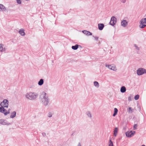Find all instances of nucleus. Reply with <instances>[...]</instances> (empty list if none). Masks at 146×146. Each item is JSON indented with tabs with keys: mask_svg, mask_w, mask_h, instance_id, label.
Here are the masks:
<instances>
[{
	"mask_svg": "<svg viewBox=\"0 0 146 146\" xmlns=\"http://www.w3.org/2000/svg\"><path fill=\"white\" fill-rule=\"evenodd\" d=\"M38 95L37 93L34 92H31L27 93L25 94L26 99L29 100L33 101L36 100Z\"/></svg>",
	"mask_w": 146,
	"mask_h": 146,
	"instance_id": "obj_1",
	"label": "nucleus"
},
{
	"mask_svg": "<svg viewBox=\"0 0 146 146\" xmlns=\"http://www.w3.org/2000/svg\"><path fill=\"white\" fill-rule=\"evenodd\" d=\"M1 107H0V110H5L4 108H7L8 106V101L6 99H4L3 101L1 103Z\"/></svg>",
	"mask_w": 146,
	"mask_h": 146,
	"instance_id": "obj_2",
	"label": "nucleus"
},
{
	"mask_svg": "<svg viewBox=\"0 0 146 146\" xmlns=\"http://www.w3.org/2000/svg\"><path fill=\"white\" fill-rule=\"evenodd\" d=\"M105 66L109 70L116 72L117 70V68L115 65L114 64H106Z\"/></svg>",
	"mask_w": 146,
	"mask_h": 146,
	"instance_id": "obj_3",
	"label": "nucleus"
},
{
	"mask_svg": "<svg viewBox=\"0 0 146 146\" xmlns=\"http://www.w3.org/2000/svg\"><path fill=\"white\" fill-rule=\"evenodd\" d=\"M139 27L140 28H143L146 26V18L142 19L139 22Z\"/></svg>",
	"mask_w": 146,
	"mask_h": 146,
	"instance_id": "obj_4",
	"label": "nucleus"
},
{
	"mask_svg": "<svg viewBox=\"0 0 146 146\" xmlns=\"http://www.w3.org/2000/svg\"><path fill=\"white\" fill-rule=\"evenodd\" d=\"M137 73L138 75L140 76L146 73V70L144 68H140L137 70Z\"/></svg>",
	"mask_w": 146,
	"mask_h": 146,
	"instance_id": "obj_5",
	"label": "nucleus"
},
{
	"mask_svg": "<svg viewBox=\"0 0 146 146\" xmlns=\"http://www.w3.org/2000/svg\"><path fill=\"white\" fill-rule=\"evenodd\" d=\"M41 101L42 104L45 106L48 105L50 102L49 97L41 99Z\"/></svg>",
	"mask_w": 146,
	"mask_h": 146,
	"instance_id": "obj_6",
	"label": "nucleus"
},
{
	"mask_svg": "<svg viewBox=\"0 0 146 146\" xmlns=\"http://www.w3.org/2000/svg\"><path fill=\"white\" fill-rule=\"evenodd\" d=\"M117 22V19L115 17H112L110 21V25L112 26H114L116 24Z\"/></svg>",
	"mask_w": 146,
	"mask_h": 146,
	"instance_id": "obj_7",
	"label": "nucleus"
},
{
	"mask_svg": "<svg viewBox=\"0 0 146 146\" xmlns=\"http://www.w3.org/2000/svg\"><path fill=\"white\" fill-rule=\"evenodd\" d=\"M49 97L47 94L44 91L42 92L40 95V100Z\"/></svg>",
	"mask_w": 146,
	"mask_h": 146,
	"instance_id": "obj_8",
	"label": "nucleus"
},
{
	"mask_svg": "<svg viewBox=\"0 0 146 146\" xmlns=\"http://www.w3.org/2000/svg\"><path fill=\"white\" fill-rule=\"evenodd\" d=\"M135 131H129L125 133L126 136L128 137H131L134 135Z\"/></svg>",
	"mask_w": 146,
	"mask_h": 146,
	"instance_id": "obj_9",
	"label": "nucleus"
},
{
	"mask_svg": "<svg viewBox=\"0 0 146 146\" xmlns=\"http://www.w3.org/2000/svg\"><path fill=\"white\" fill-rule=\"evenodd\" d=\"M0 124L3 125H10L11 124L3 119H0Z\"/></svg>",
	"mask_w": 146,
	"mask_h": 146,
	"instance_id": "obj_10",
	"label": "nucleus"
},
{
	"mask_svg": "<svg viewBox=\"0 0 146 146\" xmlns=\"http://www.w3.org/2000/svg\"><path fill=\"white\" fill-rule=\"evenodd\" d=\"M121 25L123 27H126L128 25L127 21L125 20H122L121 22Z\"/></svg>",
	"mask_w": 146,
	"mask_h": 146,
	"instance_id": "obj_11",
	"label": "nucleus"
},
{
	"mask_svg": "<svg viewBox=\"0 0 146 146\" xmlns=\"http://www.w3.org/2000/svg\"><path fill=\"white\" fill-rule=\"evenodd\" d=\"M6 50L5 46L2 43L0 44V52H5Z\"/></svg>",
	"mask_w": 146,
	"mask_h": 146,
	"instance_id": "obj_12",
	"label": "nucleus"
},
{
	"mask_svg": "<svg viewBox=\"0 0 146 146\" xmlns=\"http://www.w3.org/2000/svg\"><path fill=\"white\" fill-rule=\"evenodd\" d=\"M25 31L24 29H20L19 31V33L22 36H24L25 35Z\"/></svg>",
	"mask_w": 146,
	"mask_h": 146,
	"instance_id": "obj_13",
	"label": "nucleus"
},
{
	"mask_svg": "<svg viewBox=\"0 0 146 146\" xmlns=\"http://www.w3.org/2000/svg\"><path fill=\"white\" fill-rule=\"evenodd\" d=\"M82 31L84 34L87 36L91 35H92V33L90 32V31L86 30Z\"/></svg>",
	"mask_w": 146,
	"mask_h": 146,
	"instance_id": "obj_14",
	"label": "nucleus"
},
{
	"mask_svg": "<svg viewBox=\"0 0 146 146\" xmlns=\"http://www.w3.org/2000/svg\"><path fill=\"white\" fill-rule=\"evenodd\" d=\"M6 10V8L3 5L1 4H0V11H4Z\"/></svg>",
	"mask_w": 146,
	"mask_h": 146,
	"instance_id": "obj_15",
	"label": "nucleus"
},
{
	"mask_svg": "<svg viewBox=\"0 0 146 146\" xmlns=\"http://www.w3.org/2000/svg\"><path fill=\"white\" fill-rule=\"evenodd\" d=\"M0 112L4 113L5 115H7L8 114H9L10 113V112L9 110H0Z\"/></svg>",
	"mask_w": 146,
	"mask_h": 146,
	"instance_id": "obj_16",
	"label": "nucleus"
},
{
	"mask_svg": "<svg viewBox=\"0 0 146 146\" xmlns=\"http://www.w3.org/2000/svg\"><path fill=\"white\" fill-rule=\"evenodd\" d=\"M94 86L96 88H98L100 87V84L99 83L96 81H95L93 82Z\"/></svg>",
	"mask_w": 146,
	"mask_h": 146,
	"instance_id": "obj_17",
	"label": "nucleus"
},
{
	"mask_svg": "<svg viewBox=\"0 0 146 146\" xmlns=\"http://www.w3.org/2000/svg\"><path fill=\"white\" fill-rule=\"evenodd\" d=\"M16 112L15 111H14L12 112L10 116V117L13 118L15 117L16 116Z\"/></svg>",
	"mask_w": 146,
	"mask_h": 146,
	"instance_id": "obj_18",
	"label": "nucleus"
},
{
	"mask_svg": "<svg viewBox=\"0 0 146 146\" xmlns=\"http://www.w3.org/2000/svg\"><path fill=\"white\" fill-rule=\"evenodd\" d=\"M104 27V25L103 24H98V27L99 29L100 30H102Z\"/></svg>",
	"mask_w": 146,
	"mask_h": 146,
	"instance_id": "obj_19",
	"label": "nucleus"
},
{
	"mask_svg": "<svg viewBox=\"0 0 146 146\" xmlns=\"http://www.w3.org/2000/svg\"><path fill=\"white\" fill-rule=\"evenodd\" d=\"M126 91V89L125 86H122L120 89V92L122 93L125 92Z\"/></svg>",
	"mask_w": 146,
	"mask_h": 146,
	"instance_id": "obj_20",
	"label": "nucleus"
},
{
	"mask_svg": "<svg viewBox=\"0 0 146 146\" xmlns=\"http://www.w3.org/2000/svg\"><path fill=\"white\" fill-rule=\"evenodd\" d=\"M44 83V80L42 79H40L38 83V84L40 86H41Z\"/></svg>",
	"mask_w": 146,
	"mask_h": 146,
	"instance_id": "obj_21",
	"label": "nucleus"
},
{
	"mask_svg": "<svg viewBox=\"0 0 146 146\" xmlns=\"http://www.w3.org/2000/svg\"><path fill=\"white\" fill-rule=\"evenodd\" d=\"M118 131V128L117 127H115L114 130L113 134L115 137H116L117 135V133Z\"/></svg>",
	"mask_w": 146,
	"mask_h": 146,
	"instance_id": "obj_22",
	"label": "nucleus"
},
{
	"mask_svg": "<svg viewBox=\"0 0 146 146\" xmlns=\"http://www.w3.org/2000/svg\"><path fill=\"white\" fill-rule=\"evenodd\" d=\"M78 44H76L75 46H72V48L74 50H76L78 49Z\"/></svg>",
	"mask_w": 146,
	"mask_h": 146,
	"instance_id": "obj_23",
	"label": "nucleus"
},
{
	"mask_svg": "<svg viewBox=\"0 0 146 146\" xmlns=\"http://www.w3.org/2000/svg\"><path fill=\"white\" fill-rule=\"evenodd\" d=\"M134 47H135V49L137 50H140V48L136 44H133Z\"/></svg>",
	"mask_w": 146,
	"mask_h": 146,
	"instance_id": "obj_24",
	"label": "nucleus"
},
{
	"mask_svg": "<svg viewBox=\"0 0 146 146\" xmlns=\"http://www.w3.org/2000/svg\"><path fill=\"white\" fill-rule=\"evenodd\" d=\"M86 115H87L89 117H92V116L91 114V113L89 111H88L86 113Z\"/></svg>",
	"mask_w": 146,
	"mask_h": 146,
	"instance_id": "obj_25",
	"label": "nucleus"
},
{
	"mask_svg": "<svg viewBox=\"0 0 146 146\" xmlns=\"http://www.w3.org/2000/svg\"><path fill=\"white\" fill-rule=\"evenodd\" d=\"M53 114V113L52 112H49L48 114V116L49 117H51L52 116Z\"/></svg>",
	"mask_w": 146,
	"mask_h": 146,
	"instance_id": "obj_26",
	"label": "nucleus"
},
{
	"mask_svg": "<svg viewBox=\"0 0 146 146\" xmlns=\"http://www.w3.org/2000/svg\"><path fill=\"white\" fill-rule=\"evenodd\" d=\"M109 146H113V143L111 139L110 140L109 143Z\"/></svg>",
	"mask_w": 146,
	"mask_h": 146,
	"instance_id": "obj_27",
	"label": "nucleus"
},
{
	"mask_svg": "<svg viewBox=\"0 0 146 146\" xmlns=\"http://www.w3.org/2000/svg\"><path fill=\"white\" fill-rule=\"evenodd\" d=\"M139 95H136L134 97V99L136 100H137L139 99Z\"/></svg>",
	"mask_w": 146,
	"mask_h": 146,
	"instance_id": "obj_28",
	"label": "nucleus"
},
{
	"mask_svg": "<svg viewBox=\"0 0 146 146\" xmlns=\"http://www.w3.org/2000/svg\"><path fill=\"white\" fill-rule=\"evenodd\" d=\"M117 111H118V110H114V113L113 115V116H115L116 115V114L117 113Z\"/></svg>",
	"mask_w": 146,
	"mask_h": 146,
	"instance_id": "obj_29",
	"label": "nucleus"
},
{
	"mask_svg": "<svg viewBox=\"0 0 146 146\" xmlns=\"http://www.w3.org/2000/svg\"><path fill=\"white\" fill-rule=\"evenodd\" d=\"M132 97H131V96H129L128 97V101H130L132 100Z\"/></svg>",
	"mask_w": 146,
	"mask_h": 146,
	"instance_id": "obj_30",
	"label": "nucleus"
},
{
	"mask_svg": "<svg viewBox=\"0 0 146 146\" xmlns=\"http://www.w3.org/2000/svg\"><path fill=\"white\" fill-rule=\"evenodd\" d=\"M17 2L19 4H21V0H17Z\"/></svg>",
	"mask_w": 146,
	"mask_h": 146,
	"instance_id": "obj_31",
	"label": "nucleus"
},
{
	"mask_svg": "<svg viewBox=\"0 0 146 146\" xmlns=\"http://www.w3.org/2000/svg\"><path fill=\"white\" fill-rule=\"evenodd\" d=\"M137 124H135L133 126V129L135 130L137 129Z\"/></svg>",
	"mask_w": 146,
	"mask_h": 146,
	"instance_id": "obj_32",
	"label": "nucleus"
},
{
	"mask_svg": "<svg viewBox=\"0 0 146 146\" xmlns=\"http://www.w3.org/2000/svg\"><path fill=\"white\" fill-rule=\"evenodd\" d=\"M121 1L123 3H125L126 2V0H121Z\"/></svg>",
	"mask_w": 146,
	"mask_h": 146,
	"instance_id": "obj_33",
	"label": "nucleus"
},
{
	"mask_svg": "<svg viewBox=\"0 0 146 146\" xmlns=\"http://www.w3.org/2000/svg\"><path fill=\"white\" fill-rule=\"evenodd\" d=\"M93 37L94 38L95 40H98V37L97 36H93Z\"/></svg>",
	"mask_w": 146,
	"mask_h": 146,
	"instance_id": "obj_34",
	"label": "nucleus"
},
{
	"mask_svg": "<svg viewBox=\"0 0 146 146\" xmlns=\"http://www.w3.org/2000/svg\"><path fill=\"white\" fill-rule=\"evenodd\" d=\"M42 136L44 137H45V136H46V134L45 133H42Z\"/></svg>",
	"mask_w": 146,
	"mask_h": 146,
	"instance_id": "obj_35",
	"label": "nucleus"
},
{
	"mask_svg": "<svg viewBox=\"0 0 146 146\" xmlns=\"http://www.w3.org/2000/svg\"><path fill=\"white\" fill-rule=\"evenodd\" d=\"M77 146H81V144H80V143H78Z\"/></svg>",
	"mask_w": 146,
	"mask_h": 146,
	"instance_id": "obj_36",
	"label": "nucleus"
},
{
	"mask_svg": "<svg viewBox=\"0 0 146 146\" xmlns=\"http://www.w3.org/2000/svg\"><path fill=\"white\" fill-rule=\"evenodd\" d=\"M129 110V112H130V111H132V110Z\"/></svg>",
	"mask_w": 146,
	"mask_h": 146,
	"instance_id": "obj_37",
	"label": "nucleus"
},
{
	"mask_svg": "<svg viewBox=\"0 0 146 146\" xmlns=\"http://www.w3.org/2000/svg\"><path fill=\"white\" fill-rule=\"evenodd\" d=\"M141 146H145V145H141Z\"/></svg>",
	"mask_w": 146,
	"mask_h": 146,
	"instance_id": "obj_38",
	"label": "nucleus"
},
{
	"mask_svg": "<svg viewBox=\"0 0 146 146\" xmlns=\"http://www.w3.org/2000/svg\"><path fill=\"white\" fill-rule=\"evenodd\" d=\"M114 110H117V109L116 108H115Z\"/></svg>",
	"mask_w": 146,
	"mask_h": 146,
	"instance_id": "obj_39",
	"label": "nucleus"
},
{
	"mask_svg": "<svg viewBox=\"0 0 146 146\" xmlns=\"http://www.w3.org/2000/svg\"><path fill=\"white\" fill-rule=\"evenodd\" d=\"M26 1H29V0H25Z\"/></svg>",
	"mask_w": 146,
	"mask_h": 146,
	"instance_id": "obj_40",
	"label": "nucleus"
},
{
	"mask_svg": "<svg viewBox=\"0 0 146 146\" xmlns=\"http://www.w3.org/2000/svg\"><path fill=\"white\" fill-rule=\"evenodd\" d=\"M129 110H130V109H131V108H129Z\"/></svg>",
	"mask_w": 146,
	"mask_h": 146,
	"instance_id": "obj_41",
	"label": "nucleus"
},
{
	"mask_svg": "<svg viewBox=\"0 0 146 146\" xmlns=\"http://www.w3.org/2000/svg\"><path fill=\"white\" fill-rule=\"evenodd\" d=\"M139 109H141V108H140L139 107Z\"/></svg>",
	"mask_w": 146,
	"mask_h": 146,
	"instance_id": "obj_42",
	"label": "nucleus"
}]
</instances>
